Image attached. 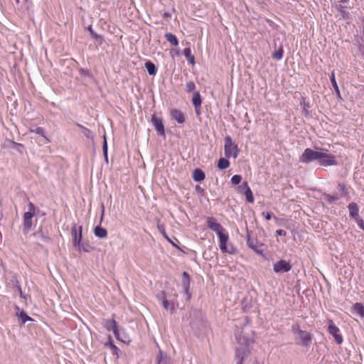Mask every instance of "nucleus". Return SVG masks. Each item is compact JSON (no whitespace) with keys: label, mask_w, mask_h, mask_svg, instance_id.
<instances>
[{"label":"nucleus","mask_w":364,"mask_h":364,"mask_svg":"<svg viewBox=\"0 0 364 364\" xmlns=\"http://www.w3.org/2000/svg\"><path fill=\"white\" fill-rule=\"evenodd\" d=\"M236 339L239 345L235 351L236 364H242L243 360L250 353V345L253 343V340L247 338L241 335H237Z\"/></svg>","instance_id":"nucleus-1"},{"label":"nucleus","mask_w":364,"mask_h":364,"mask_svg":"<svg viewBox=\"0 0 364 364\" xmlns=\"http://www.w3.org/2000/svg\"><path fill=\"white\" fill-rule=\"evenodd\" d=\"M292 333L294 335H296V339L299 340L297 342V344H300L304 346H308L311 343V334L305 331H303L300 328V326L298 324H294L291 326Z\"/></svg>","instance_id":"nucleus-2"},{"label":"nucleus","mask_w":364,"mask_h":364,"mask_svg":"<svg viewBox=\"0 0 364 364\" xmlns=\"http://www.w3.org/2000/svg\"><path fill=\"white\" fill-rule=\"evenodd\" d=\"M36 214V207L34 204L30 202L28 205V211L23 214V232L26 235L28 231L32 227V218Z\"/></svg>","instance_id":"nucleus-3"},{"label":"nucleus","mask_w":364,"mask_h":364,"mask_svg":"<svg viewBox=\"0 0 364 364\" xmlns=\"http://www.w3.org/2000/svg\"><path fill=\"white\" fill-rule=\"evenodd\" d=\"M225 154L228 158L235 159L237 156L238 149L237 144L232 141L230 136L225 137Z\"/></svg>","instance_id":"nucleus-4"},{"label":"nucleus","mask_w":364,"mask_h":364,"mask_svg":"<svg viewBox=\"0 0 364 364\" xmlns=\"http://www.w3.org/2000/svg\"><path fill=\"white\" fill-rule=\"evenodd\" d=\"M219 238V246L222 252L234 254L235 250L232 245H228L229 235L225 232L218 236Z\"/></svg>","instance_id":"nucleus-5"},{"label":"nucleus","mask_w":364,"mask_h":364,"mask_svg":"<svg viewBox=\"0 0 364 364\" xmlns=\"http://www.w3.org/2000/svg\"><path fill=\"white\" fill-rule=\"evenodd\" d=\"M82 226H77L76 224H73L71 230V234L73 236V245L78 250H81V241H82Z\"/></svg>","instance_id":"nucleus-6"},{"label":"nucleus","mask_w":364,"mask_h":364,"mask_svg":"<svg viewBox=\"0 0 364 364\" xmlns=\"http://www.w3.org/2000/svg\"><path fill=\"white\" fill-rule=\"evenodd\" d=\"M328 156L326 153L314 151L311 149H306L301 159H325Z\"/></svg>","instance_id":"nucleus-7"},{"label":"nucleus","mask_w":364,"mask_h":364,"mask_svg":"<svg viewBox=\"0 0 364 364\" xmlns=\"http://www.w3.org/2000/svg\"><path fill=\"white\" fill-rule=\"evenodd\" d=\"M104 326L108 330V331H112L115 338L121 341L122 342H125V341L121 338V333L120 331L118 328V326L117 325V323L114 319H106L103 322Z\"/></svg>","instance_id":"nucleus-8"},{"label":"nucleus","mask_w":364,"mask_h":364,"mask_svg":"<svg viewBox=\"0 0 364 364\" xmlns=\"http://www.w3.org/2000/svg\"><path fill=\"white\" fill-rule=\"evenodd\" d=\"M207 225L208 228L214 231L218 236L225 232L220 223H218L217 220L213 217H208L207 218Z\"/></svg>","instance_id":"nucleus-9"},{"label":"nucleus","mask_w":364,"mask_h":364,"mask_svg":"<svg viewBox=\"0 0 364 364\" xmlns=\"http://www.w3.org/2000/svg\"><path fill=\"white\" fill-rule=\"evenodd\" d=\"M291 269V264L286 260L281 259L273 266V270L276 273L287 272Z\"/></svg>","instance_id":"nucleus-10"},{"label":"nucleus","mask_w":364,"mask_h":364,"mask_svg":"<svg viewBox=\"0 0 364 364\" xmlns=\"http://www.w3.org/2000/svg\"><path fill=\"white\" fill-rule=\"evenodd\" d=\"M328 324L329 333L334 337L338 344H341L343 342V338L338 333L340 331L339 328L334 324L332 320H329Z\"/></svg>","instance_id":"nucleus-11"},{"label":"nucleus","mask_w":364,"mask_h":364,"mask_svg":"<svg viewBox=\"0 0 364 364\" xmlns=\"http://www.w3.org/2000/svg\"><path fill=\"white\" fill-rule=\"evenodd\" d=\"M151 122L158 134L162 136H165V130L162 119L161 117H157L155 115H152Z\"/></svg>","instance_id":"nucleus-12"},{"label":"nucleus","mask_w":364,"mask_h":364,"mask_svg":"<svg viewBox=\"0 0 364 364\" xmlns=\"http://www.w3.org/2000/svg\"><path fill=\"white\" fill-rule=\"evenodd\" d=\"M170 115L172 119L177 122L178 124H183L185 122V117L183 113L177 109H173L170 112Z\"/></svg>","instance_id":"nucleus-13"},{"label":"nucleus","mask_w":364,"mask_h":364,"mask_svg":"<svg viewBox=\"0 0 364 364\" xmlns=\"http://www.w3.org/2000/svg\"><path fill=\"white\" fill-rule=\"evenodd\" d=\"M349 215L351 218L356 219L358 218L359 208L355 203H350L348 206Z\"/></svg>","instance_id":"nucleus-14"},{"label":"nucleus","mask_w":364,"mask_h":364,"mask_svg":"<svg viewBox=\"0 0 364 364\" xmlns=\"http://www.w3.org/2000/svg\"><path fill=\"white\" fill-rule=\"evenodd\" d=\"M170 360L167 355L159 350V355L156 357V364H169Z\"/></svg>","instance_id":"nucleus-15"},{"label":"nucleus","mask_w":364,"mask_h":364,"mask_svg":"<svg viewBox=\"0 0 364 364\" xmlns=\"http://www.w3.org/2000/svg\"><path fill=\"white\" fill-rule=\"evenodd\" d=\"M183 276L184 279L182 283V287H183V289L185 293L188 295V298H189L190 295L188 294V289H189V286H190V277H189V274L186 272H184L183 273Z\"/></svg>","instance_id":"nucleus-16"},{"label":"nucleus","mask_w":364,"mask_h":364,"mask_svg":"<svg viewBox=\"0 0 364 364\" xmlns=\"http://www.w3.org/2000/svg\"><path fill=\"white\" fill-rule=\"evenodd\" d=\"M204 172L200 168H196L193 172V178L195 181H202L205 178Z\"/></svg>","instance_id":"nucleus-17"},{"label":"nucleus","mask_w":364,"mask_h":364,"mask_svg":"<svg viewBox=\"0 0 364 364\" xmlns=\"http://www.w3.org/2000/svg\"><path fill=\"white\" fill-rule=\"evenodd\" d=\"M247 245L252 249L255 252L262 255V250H261V247L257 245V242L248 238L247 240Z\"/></svg>","instance_id":"nucleus-18"},{"label":"nucleus","mask_w":364,"mask_h":364,"mask_svg":"<svg viewBox=\"0 0 364 364\" xmlns=\"http://www.w3.org/2000/svg\"><path fill=\"white\" fill-rule=\"evenodd\" d=\"M94 234L98 238H105L107 236V231L100 226H97L94 230Z\"/></svg>","instance_id":"nucleus-19"},{"label":"nucleus","mask_w":364,"mask_h":364,"mask_svg":"<svg viewBox=\"0 0 364 364\" xmlns=\"http://www.w3.org/2000/svg\"><path fill=\"white\" fill-rule=\"evenodd\" d=\"M183 55L186 57V60L188 61V63L191 65L195 64V57L191 53V48H186L183 50Z\"/></svg>","instance_id":"nucleus-20"},{"label":"nucleus","mask_w":364,"mask_h":364,"mask_svg":"<svg viewBox=\"0 0 364 364\" xmlns=\"http://www.w3.org/2000/svg\"><path fill=\"white\" fill-rule=\"evenodd\" d=\"M145 68L150 75H155L157 72L156 65L151 61H146L145 63Z\"/></svg>","instance_id":"nucleus-21"},{"label":"nucleus","mask_w":364,"mask_h":364,"mask_svg":"<svg viewBox=\"0 0 364 364\" xmlns=\"http://www.w3.org/2000/svg\"><path fill=\"white\" fill-rule=\"evenodd\" d=\"M330 80H331L332 86H333V89L335 90V92H336L337 97L338 98H341V92H340V90H339L338 85L337 84V82L336 80V76H335L334 72H332L331 77H330Z\"/></svg>","instance_id":"nucleus-22"},{"label":"nucleus","mask_w":364,"mask_h":364,"mask_svg":"<svg viewBox=\"0 0 364 364\" xmlns=\"http://www.w3.org/2000/svg\"><path fill=\"white\" fill-rule=\"evenodd\" d=\"M192 102H193V104L196 109H197L198 108H199L200 107L201 103H202V100L200 97V95L198 92H196L193 93Z\"/></svg>","instance_id":"nucleus-23"},{"label":"nucleus","mask_w":364,"mask_h":364,"mask_svg":"<svg viewBox=\"0 0 364 364\" xmlns=\"http://www.w3.org/2000/svg\"><path fill=\"white\" fill-rule=\"evenodd\" d=\"M165 38L168 42L172 46H177L178 45V40L177 37L171 33H168L165 35Z\"/></svg>","instance_id":"nucleus-24"},{"label":"nucleus","mask_w":364,"mask_h":364,"mask_svg":"<svg viewBox=\"0 0 364 364\" xmlns=\"http://www.w3.org/2000/svg\"><path fill=\"white\" fill-rule=\"evenodd\" d=\"M284 49L282 46H279V48L272 54V58L277 60H281L283 58Z\"/></svg>","instance_id":"nucleus-25"},{"label":"nucleus","mask_w":364,"mask_h":364,"mask_svg":"<svg viewBox=\"0 0 364 364\" xmlns=\"http://www.w3.org/2000/svg\"><path fill=\"white\" fill-rule=\"evenodd\" d=\"M340 198H341V197L338 193L325 194L324 195L325 200H327L329 203H332L333 202H336Z\"/></svg>","instance_id":"nucleus-26"},{"label":"nucleus","mask_w":364,"mask_h":364,"mask_svg":"<svg viewBox=\"0 0 364 364\" xmlns=\"http://www.w3.org/2000/svg\"><path fill=\"white\" fill-rule=\"evenodd\" d=\"M355 311L361 317H364V306L360 303H355L353 306Z\"/></svg>","instance_id":"nucleus-27"},{"label":"nucleus","mask_w":364,"mask_h":364,"mask_svg":"<svg viewBox=\"0 0 364 364\" xmlns=\"http://www.w3.org/2000/svg\"><path fill=\"white\" fill-rule=\"evenodd\" d=\"M16 316L21 318L23 324L28 321H32V318L23 311H21L19 314H17Z\"/></svg>","instance_id":"nucleus-28"},{"label":"nucleus","mask_w":364,"mask_h":364,"mask_svg":"<svg viewBox=\"0 0 364 364\" xmlns=\"http://www.w3.org/2000/svg\"><path fill=\"white\" fill-rule=\"evenodd\" d=\"M164 301L161 303L163 307L167 311H173L174 305L172 301H168L167 299H164Z\"/></svg>","instance_id":"nucleus-29"},{"label":"nucleus","mask_w":364,"mask_h":364,"mask_svg":"<svg viewBox=\"0 0 364 364\" xmlns=\"http://www.w3.org/2000/svg\"><path fill=\"white\" fill-rule=\"evenodd\" d=\"M245 195L246 197V200L248 203L254 202L253 194H252V192L251 189L250 188V187H246V191H245Z\"/></svg>","instance_id":"nucleus-30"},{"label":"nucleus","mask_w":364,"mask_h":364,"mask_svg":"<svg viewBox=\"0 0 364 364\" xmlns=\"http://www.w3.org/2000/svg\"><path fill=\"white\" fill-rule=\"evenodd\" d=\"M11 144V149L22 153L24 151V146L21 144H18L14 141H10Z\"/></svg>","instance_id":"nucleus-31"},{"label":"nucleus","mask_w":364,"mask_h":364,"mask_svg":"<svg viewBox=\"0 0 364 364\" xmlns=\"http://www.w3.org/2000/svg\"><path fill=\"white\" fill-rule=\"evenodd\" d=\"M88 31L90 32L91 36L95 38V40H100L102 41V38L100 35H98L97 33L95 32V31L92 29V26H90L87 28Z\"/></svg>","instance_id":"nucleus-32"},{"label":"nucleus","mask_w":364,"mask_h":364,"mask_svg":"<svg viewBox=\"0 0 364 364\" xmlns=\"http://www.w3.org/2000/svg\"><path fill=\"white\" fill-rule=\"evenodd\" d=\"M31 132H34V133L46 138V131L43 127H38L34 129H31Z\"/></svg>","instance_id":"nucleus-33"},{"label":"nucleus","mask_w":364,"mask_h":364,"mask_svg":"<svg viewBox=\"0 0 364 364\" xmlns=\"http://www.w3.org/2000/svg\"><path fill=\"white\" fill-rule=\"evenodd\" d=\"M230 166L229 161H218V167L220 169H225Z\"/></svg>","instance_id":"nucleus-34"},{"label":"nucleus","mask_w":364,"mask_h":364,"mask_svg":"<svg viewBox=\"0 0 364 364\" xmlns=\"http://www.w3.org/2000/svg\"><path fill=\"white\" fill-rule=\"evenodd\" d=\"M320 166L327 167L330 166L336 165V161H319Z\"/></svg>","instance_id":"nucleus-35"},{"label":"nucleus","mask_w":364,"mask_h":364,"mask_svg":"<svg viewBox=\"0 0 364 364\" xmlns=\"http://www.w3.org/2000/svg\"><path fill=\"white\" fill-rule=\"evenodd\" d=\"M338 190L340 192V194H338L341 197H343L347 195V191L346 189L345 185L342 183L338 184Z\"/></svg>","instance_id":"nucleus-36"},{"label":"nucleus","mask_w":364,"mask_h":364,"mask_svg":"<svg viewBox=\"0 0 364 364\" xmlns=\"http://www.w3.org/2000/svg\"><path fill=\"white\" fill-rule=\"evenodd\" d=\"M105 346H109L113 350V354L118 355V352L119 351V349L115 345H114L111 341L106 343Z\"/></svg>","instance_id":"nucleus-37"},{"label":"nucleus","mask_w":364,"mask_h":364,"mask_svg":"<svg viewBox=\"0 0 364 364\" xmlns=\"http://www.w3.org/2000/svg\"><path fill=\"white\" fill-rule=\"evenodd\" d=\"M242 180L240 175H234L231 178V182L234 185L239 184Z\"/></svg>","instance_id":"nucleus-38"},{"label":"nucleus","mask_w":364,"mask_h":364,"mask_svg":"<svg viewBox=\"0 0 364 364\" xmlns=\"http://www.w3.org/2000/svg\"><path fill=\"white\" fill-rule=\"evenodd\" d=\"M80 73L82 76L92 78V75L91 74L90 70L87 69H84V68L80 69Z\"/></svg>","instance_id":"nucleus-39"},{"label":"nucleus","mask_w":364,"mask_h":364,"mask_svg":"<svg viewBox=\"0 0 364 364\" xmlns=\"http://www.w3.org/2000/svg\"><path fill=\"white\" fill-rule=\"evenodd\" d=\"M186 91L188 92H193L195 90L196 85H195V83L193 82L190 81V82L186 83Z\"/></svg>","instance_id":"nucleus-40"},{"label":"nucleus","mask_w":364,"mask_h":364,"mask_svg":"<svg viewBox=\"0 0 364 364\" xmlns=\"http://www.w3.org/2000/svg\"><path fill=\"white\" fill-rule=\"evenodd\" d=\"M341 17L344 20H348L350 18V13L346 10V8L343 9L341 12Z\"/></svg>","instance_id":"nucleus-41"},{"label":"nucleus","mask_w":364,"mask_h":364,"mask_svg":"<svg viewBox=\"0 0 364 364\" xmlns=\"http://www.w3.org/2000/svg\"><path fill=\"white\" fill-rule=\"evenodd\" d=\"M103 154H104V156H105V159H108V156H107V141H106L105 139L104 140V144H103Z\"/></svg>","instance_id":"nucleus-42"},{"label":"nucleus","mask_w":364,"mask_h":364,"mask_svg":"<svg viewBox=\"0 0 364 364\" xmlns=\"http://www.w3.org/2000/svg\"><path fill=\"white\" fill-rule=\"evenodd\" d=\"M90 247L88 244L81 242V250H80L87 252L90 251Z\"/></svg>","instance_id":"nucleus-43"},{"label":"nucleus","mask_w":364,"mask_h":364,"mask_svg":"<svg viewBox=\"0 0 364 364\" xmlns=\"http://www.w3.org/2000/svg\"><path fill=\"white\" fill-rule=\"evenodd\" d=\"M158 300L162 303L164 300L166 299V294L164 291H161V293L158 294L156 296Z\"/></svg>","instance_id":"nucleus-44"},{"label":"nucleus","mask_w":364,"mask_h":364,"mask_svg":"<svg viewBox=\"0 0 364 364\" xmlns=\"http://www.w3.org/2000/svg\"><path fill=\"white\" fill-rule=\"evenodd\" d=\"M355 220H356V223H357L358 227L360 229L364 230V221L362 219H360L359 217L358 218H356Z\"/></svg>","instance_id":"nucleus-45"},{"label":"nucleus","mask_w":364,"mask_h":364,"mask_svg":"<svg viewBox=\"0 0 364 364\" xmlns=\"http://www.w3.org/2000/svg\"><path fill=\"white\" fill-rule=\"evenodd\" d=\"M246 187H249V186H248V184H247V182H244V183H242V185H240V186H239V188H240L241 191H246Z\"/></svg>","instance_id":"nucleus-46"},{"label":"nucleus","mask_w":364,"mask_h":364,"mask_svg":"<svg viewBox=\"0 0 364 364\" xmlns=\"http://www.w3.org/2000/svg\"><path fill=\"white\" fill-rule=\"evenodd\" d=\"M262 215L267 220H269L272 218V215L270 213H267L266 214L263 212Z\"/></svg>","instance_id":"nucleus-47"},{"label":"nucleus","mask_w":364,"mask_h":364,"mask_svg":"<svg viewBox=\"0 0 364 364\" xmlns=\"http://www.w3.org/2000/svg\"><path fill=\"white\" fill-rule=\"evenodd\" d=\"M276 233L277 235H280V236H284L286 235V232L283 230H277L276 231Z\"/></svg>","instance_id":"nucleus-48"},{"label":"nucleus","mask_w":364,"mask_h":364,"mask_svg":"<svg viewBox=\"0 0 364 364\" xmlns=\"http://www.w3.org/2000/svg\"><path fill=\"white\" fill-rule=\"evenodd\" d=\"M336 9H337L339 12H341V11H342V10H343V9H345L346 7H345V6H342L341 4H338V5H336Z\"/></svg>","instance_id":"nucleus-49"},{"label":"nucleus","mask_w":364,"mask_h":364,"mask_svg":"<svg viewBox=\"0 0 364 364\" xmlns=\"http://www.w3.org/2000/svg\"><path fill=\"white\" fill-rule=\"evenodd\" d=\"M162 233L164 235V236L169 241L171 242V240L168 237V236L166 235V234L165 233L164 230L162 231Z\"/></svg>","instance_id":"nucleus-50"},{"label":"nucleus","mask_w":364,"mask_h":364,"mask_svg":"<svg viewBox=\"0 0 364 364\" xmlns=\"http://www.w3.org/2000/svg\"><path fill=\"white\" fill-rule=\"evenodd\" d=\"M341 2L343 3V4H346V3H348L349 1V0H340Z\"/></svg>","instance_id":"nucleus-51"},{"label":"nucleus","mask_w":364,"mask_h":364,"mask_svg":"<svg viewBox=\"0 0 364 364\" xmlns=\"http://www.w3.org/2000/svg\"><path fill=\"white\" fill-rule=\"evenodd\" d=\"M196 114H200L199 108H198L197 109H196Z\"/></svg>","instance_id":"nucleus-52"},{"label":"nucleus","mask_w":364,"mask_h":364,"mask_svg":"<svg viewBox=\"0 0 364 364\" xmlns=\"http://www.w3.org/2000/svg\"><path fill=\"white\" fill-rule=\"evenodd\" d=\"M104 209H105V207L102 205V217L103 216V214H104Z\"/></svg>","instance_id":"nucleus-53"},{"label":"nucleus","mask_w":364,"mask_h":364,"mask_svg":"<svg viewBox=\"0 0 364 364\" xmlns=\"http://www.w3.org/2000/svg\"><path fill=\"white\" fill-rule=\"evenodd\" d=\"M306 107H309V105H306V104H305V105H304V108H306Z\"/></svg>","instance_id":"nucleus-54"},{"label":"nucleus","mask_w":364,"mask_h":364,"mask_svg":"<svg viewBox=\"0 0 364 364\" xmlns=\"http://www.w3.org/2000/svg\"><path fill=\"white\" fill-rule=\"evenodd\" d=\"M85 132H90V130H89V129H85Z\"/></svg>","instance_id":"nucleus-55"},{"label":"nucleus","mask_w":364,"mask_h":364,"mask_svg":"<svg viewBox=\"0 0 364 364\" xmlns=\"http://www.w3.org/2000/svg\"><path fill=\"white\" fill-rule=\"evenodd\" d=\"M16 2L18 4L19 2V0H15Z\"/></svg>","instance_id":"nucleus-56"},{"label":"nucleus","mask_w":364,"mask_h":364,"mask_svg":"<svg viewBox=\"0 0 364 364\" xmlns=\"http://www.w3.org/2000/svg\"><path fill=\"white\" fill-rule=\"evenodd\" d=\"M89 132H85V135H87Z\"/></svg>","instance_id":"nucleus-57"}]
</instances>
